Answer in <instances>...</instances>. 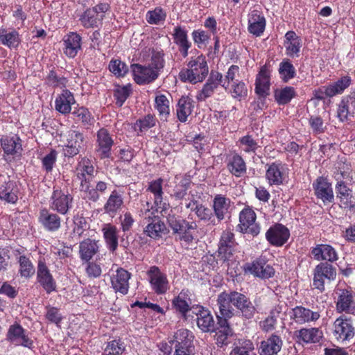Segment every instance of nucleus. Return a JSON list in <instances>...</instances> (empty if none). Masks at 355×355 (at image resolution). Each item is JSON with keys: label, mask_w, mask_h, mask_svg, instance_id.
Instances as JSON below:
<instances>
[{"label": "nucleus", "mask_w": 355, "mask_h": 355, "mask_svg": "<svg viewBox=\"0 0 355 355\" xmlns=\"http://www.w3.org/2000/svg\"><path fill=\"white\" fill-rule=\"evenodd\" d=\"M217 304L222 318H231L234 315V306L246 319H251L255 313V307L244 294L237 291L222 292L218 295Z\"/></svg>", "instance_id": "1"}, {"label": "nucleus", "mask_w": 355, "mask_h": 355, "mask_svg": "<svg viewBox=\"0 0 355 355\" xmlns=\"http://www.w3.org/2000/svg\"><path fill=\"white\" fill-rule=\"evenodd\" d=\"M209 73V67L205 55L192 57L179 73V78L184 83L196 84L202 83Z\"/></svg>", "instance_id": "2"}, {"label": "nucleus", "mask_w": 355, "mask_h": 355, "mask_svg": "<svg viewBox=\"0 0 355 355\" xmlns=\"http://www.w3.org/2000/svg\"><path fill=\"white\" fill-rule=\"evenodd\" d=\"M157 212L156 209H154L152 206H150V203L146 202L145 205H143V207L139 213V216L148 222V225L144 228V233L154 239L160 238L166 230L165 224L155 214Z\"/></svg>", "instance_id": "3"}, {"label": "nucleus", "mask_w": 355, "mask_h": 355, "mask_svg": "<svg viewBox=\"0 0 355 355\" xmlns=\"http://www.w3.org/2000/svg\"><path fill=\"white\" fill-rule=\"evenodd\" d=\"M237 251V243L234 239V234L225 230L223 232L218 244V257L223 262L230 265L235 261V253Z\"/></svg>", "instance_id": "4"}, {"label": "nucleus", "mask_w": 355, "mask_h": 355, "mask_svg": "<svg viewBox=\"0 0 355 355\" xmlns=\"http://www.w3.org/2000/svg\"><path fill=\"white\" fill-rule=\"evenodd\" d=\"M331 331L334 338L341 343L350 340L355 334L352 320L344 315L335 320L332 324Z\"/></svg>", "instance_id": "5"}, {"label": "nucleus", "mask_w": 355, "mask_h": 355, "mask_svg": "<svg viewBox=\"0 0 355 355\" xmlns=\"http://www.w3.org/2000/svg\"><path fill=\"white\" fill-rule=\"evenodd\" d=\"M73 205V196L60 189H54L49 200V207L60 214L65 215Z\"/></svg>", "instance_id": "6"}, {"label": "nucleus", "mask_w": 355, "mask_h": 355, "mask_svg": "<svg viewBox=\"0 0 355 355\" xmlns=\"http://www.w3.org/2000/svg\"><path fill=\"white\" fill-rule=\"evenodd\" d=\"M336 276V271L333 266L327 263H320L314 269L313 285L315 288L322 292L324 290L325 280H334Z\"/></svg>", "instance_id": "7"}, {"label": "nucleus", "mask_w": 355, "mask_h": 355, "mask_svg": "<svg viewBox=\"0 0 355 355\" xmlns=\"http://www.w3.org/2000/svg\"><path fill=\"white\" fill-rule=\"evenodd\" d=\"M84 146V136L76 130H71L66 135V139L62 146L63 154L65 157H73L78 155Z\"/></svg>", "instance_id": "8"}, {"label": "nucleus", "mask_w": 355, "mask_h": 355, "mask_svg": "<svg viewBox=\"0 0 355 355\" xmlns=\"http://www.w3.org/2000/svg\"><path fill=\"white\" fill-rule=\"evenodd\" d=\"M113 144L112 137L107 129L101 128L96 132L95 151L100 159H103L111 157Z\"/></svg>", "instance_id": "9"}, {"label": "nucleus", "mask_w": 355, "mask_h": 355, "mask_svg": "<svg viewBox=\"0 0 355 355\" xmlns=\"http://www.w3.org/2000/svg\"><path fill=\"white\" fill-rule=\"evenodd\" d=\"M152 290L157 295L165 294L169 289V283L166 275L158 267L152 266L147 272Z\"/></svg>", "instance_id": "10"}, {"label": "nucleus", "mask_w": 355, "mask_h": 355, "mask_svg": "<svg viewBox=\"0 0 355 355\" xmlns=\"http://www.w3.org/2000/svg\"><path fill=\"white\" fill-rule=\"evenodd\" d=\"M130 68L133 80L140 85L152 83L159 76L148 64H132Z\"/></svg>", "instance_id": "11"}, {"label": "nucleus", "mask_w": 355, "mask_h": 355, "mask_svg": "<svg viewBox=\"0 0 355 355\" xmlns=\"http://www.w3.org/2000/svg\"><path fill=\"white\" fill-rule=\"evenodd\" d=\"M336 301L338 313L355 314V295L352 290L338 289Z\"/></svg>", "instance_id": "12"}, {"label": "nucleus", "mask_w": 355, "mask_h": 355, "mask_svg": "<svg viewBox=\"0 0 355 355\" xmlns=\"http://www.w3.org/2000/svg\"><path fill=\"white\" fill-rule=\"evenodd\" d=\"M7 339L17 346H23L28 349L33 348V341L29 338L27 331L18 323L10 325Z\"/></svg>", "instance_id": "13"}, {"label": "nucleus", "mask_w": 355, "mask_h": 355, "mask_svg": "<svg viewBox=\"0 0 355 355\" xmlns=\"http://www.w3.org/2000/svg\"><path fill=\"white\" fill-rule=\"evenodd\" d=\"M18 193L15 182L11 180L9 176L0 175V199L15 204L18 200Z\"/></svg>", "instance_id": "14"}, {"label": "nucleus", "mask_w": 355, "mask_h": 355, "mask_svg": "<svg viewBox=\"0 0 355 355\" xmlns=\"http://www.w3.org/2000/svg\"><path fill=\"white\" fill-rule=\"evenodd\" d=\"M256 214L254 211L250 208L243 209L239 214V227L243 233L250 234L252 236H257L260 231L259 225L255 222Z\"/></svg>", "instance_id": "15"}, {"label": "nucleus", "mask_w": 355, "mask_h": 355, "mask_svg": "<svg viewBox=\"0 0 355 355\" xmlns=\"http://www.w3.org/2000/svg\"><path fill=\"white\" fill-rule=\"evenodd\" d=\"M288 176V168L280 162L268 165L266 172V178L270 185L282 184Z\"/></svg>", "instance_id": "16"}, {"label": "nucleus", "mask_w": 355, "mask_h": 355, "mask_svg": "<svg viewBox=\"0 0 355 355\" xmlns=\"http://www.w3.org/2000/svg\"><path fill=\"white\" fill-rule=\"evenodd\" d=\"M266 239L274 246H282L290 237L288 229L282 224H275L266 233Z\"/></svg>", "instance_id": "17"}, {"label": "nucleus", "mask_w": 355, "mask_h": 355, "mask_svg": "<svg viewBox=\"0 0 355 355\" xmlns=\"http://www.w3.org/2000/svg\"><path fill=\"white\" fill-rule=\"evenodd\" d=\"M244 270L246 272H250L254 277L261 279H269L275 274L273 268L261 259H257L252 263L246 264Z\"/></svg>", "instance_id": "18"}, {"label": "nucleus", "mask_w": 355, "mask_h": 355, "mask_svg": "<svg viewBox=\"0 0 355 355\" xmlns=\"http://www.w3.org/2000/svg\"><path fill=\"white\" fill-rule=\"evenodd\" d=\"M37 279L47 293L55 291L56 283L45 262L40 259L37 264Z\"/></svg>", "instance_id": "19"}, {"label": "nucleus", "mask_w": 355, "mask_h": 355, "mask_svg": "<svg viewBox=\"0 0 355 355\" xmlns=\"http://www.w3.org/2000/svg\"><path fill=\"white\" fill-rule=\"evenodd\" d=\"M172 306L176 313L186 319L187 313L191 311L192 306V300L189 291L185 289L182 290L181 292L173 299Z\"/></svg>", "instance_id": "20"}, {"label": "nucleus", "mask_w": 355, "mask_h": 355, "mask_svg": "<svg viewBox=\"0 0 355 355\" xmlns=\"http://www.w3.org/2000/svg\"><path fill=\"white\" fill-rule=\"evenodd\" d=\"M291 318L297 324H303L317 321L320 318L319 311H313L302 306L293 308L290 314Z\"/></svg>", "instance_id": "21"}, {"label": "nucleus", "mask_w": 355, "mask_h": 355, "mask_svg": "<svg viewBox=\"0 0 355 355\" xmlns=\"http://www.w3.org/2000/svg\"><path fill=\"white\" fill-rule=\"evenodd\" d=\"M355 114V92L343 97L338 105L337 117L343 122Z\"/></svg>", "instance_id": "22"}, {"label": "nucleus", "mask_w": 355, "mask_h": 355, "mask_svg": "<svg viewBox=\"0 0 355 355\" xmlns=\"http://www.w3.org/2000/svg\"><path fill=\"white\" fill-rule=\"evenodd\" d=\"M248 31L255 37H260L266 28V19L261 12L253 10L248 15Z\"/></svg>", "instance_id": "23"}, {"label": "nucleus", "mask_w": 355, "mask_h": 355, "mask_svg": "<svg viewBox=\"0 0 355 355\" xmlns=\"http://www.w3.org/2000/svg\"><path fill=\"white\" fill-rule=\"evenodd\" d=\"M95 172L94 167L90 159L83 157L78 163L76 168V173L78 179L80 181V190L87 185Z\"/></svg>", "instance_id": "24"}, {"label": "nucleus", "mask_w": 355, "mask_h": 355, "mask_svg": "<svg viewBox=\"0 0 355 355\" xmlns=\"http://www.w3.org/2000/svg\"><path fill=\"white\" fill-rule=\"evenodd\" d=\"M315 194L317 198L321 199L323 202H331L334 201V195L331 184L322 177H319L313 184Z\"/></svg>", "instance_id": "25"}, {"label": "nucleus", "mask_w": 355, "mask_h": 355, "mask_svg": "<svg viewBox=\"0 0 355 355\" xmlns=\"http://www.w3.org/2000/svg\"><path fill=\"white\" fill-rule=\"evenodd\" d=\"M130 273L126 270L119 268L116 270V273L111 277L112 287L116 292H119L125 295L129 289V279Z\"/></svg>", "instance_id": "26"}, {"label": "nucleus", "mask_w": 355, "mask_h": 355, "mask_svg": "<svg viewBox=\"0 0 355 355\" xmlns=\"http://www.w3.org/2000/svg\"><path fill=\"white\" fill-rule=\"evenodd\" d=\"M38 221L49 232H55L61 227L60 217L46 208L40 210Z\"/></svg>", "instance_id": "27"}, {"label": "nucleus", "mask_w": 355, "mask_h": 355, "mask_svg": "<svg viewBox=\"0 0 355 355\" xmlns=\"http://www.w3.org/2000/svg\"><path fill=\"white\" fill-rule=\"evenodd\" d=\"M270 71L266 66H263L257 76L255 81V92L261 97L269 94Z\"/></svg>", "instance_id": "28"}, {"label": "nucleus", "mask_w": 355, "mask_h": 355, "mask_svg": "<svg viewBox=\"0 0 355 355\" xmlns=\"http://www.w3.org/2000/svg\"><path fill=\"white\" fill-rule=\"evenodd\" d=\"M64 53L69 58H74L81 49V37L76 33L71 32L63 39Z\"/></svg>", "instance_id": "29"}, {"label": "nucleus", "mask_w": 355, "mask_h": 355, "mask_svg": "<svg viewBox=\"0 0 355 355\" xmlns=\"http://www.w3.org/2000/svg\"><path fill=\"white\" fill-rule=\"evenodd\" d=\"M75 103L76 100L73 94L69 90L64 89L55 98V109L62 114H67L71 112V105L75 104Z\"/></svg>", "instance_id": "30"}, {"label": "nucleus", "mask_w": 355, "mask_h": 355, "mask_svg": "<svg viewBox=\"0 0 355 355\" xmlns=\"http://www.w3.org/2000/svg\"><path fill=\"white\" fill-rule=\"evenodd\" d=\"M335 189L336 197L342 208L352 209L355 207V202L352 200V191L343 181H338Z\"/></svg>", "instance_id": "31"}, {"label": "nucleus", "mask_w": 355, "mask_h": 355, "mask_svg": "<svg viewBox=\"0 0 355 355\" xmlns=\"http://www.w3.org/2000/svg\"><path fill=\"white\" fill-rule=\"evenodd\" d=\"M311 253L315 260H326L334 262L338 260V254L336 250L329 245L319 244L311 250Z\"/></svg>", "instance_id": "32"}, {"label": "nucleus", "mask_w": 355, "mask_h": 355, "mask_svg": "<svg viewBox=\"0 0 355 355\" xmlns=\"http://www.w3.org/2000/svg\"><path fill=\"white\" fill-rule=\"evenodd\" d=\"M162 179H157L150 182L148 188V190L154 196V203L157 207L155 209L156 211H159L160 213L166 211L168 207V204L162 201Z\"/></svg>", "instance_id": "33"}, {"label": "nucleus", "mask_w": 355, "mask_h": 355, "mask_svg": "<svg viewBox=\"0 0 355 355\" xmlns=\"http://www.w3.org/2000/svg\"><path fill=\"white\" fill-rule=\"evenodd\" d=\"M193 338V333L188 329H180L178 330L174 335L175 349L182 350L194 349Z\"/></svg>", "instance_id": "34"}, {"label": "nucleus", "mask_w": 355, "mask_h": 355, "mask_svg": "<svg viewBox=\"0 0 355 355\" xmlns=\"http://www.w3.org/2000/svg\"><path fill=\"white\" fill-rule=\"evenodd\" d=\"M174 42L179 46L182 55L185 58L188 55L189 49L191 43L188 40L187 31L184 27L176 26L173 33Z\"/></svg>", "instance_id": "35"}, {"label": "nucleus", "mask_w": 355, "mask_h": 355, "mask_svg": "<svg viewBox=\"0 0 355 355\" xmlns=\"http://www.w3.org/2000/svg\"><path fill=\"white\" fill-rule=\"evenodd\" d=\"M282 340L277 335L272 334L261 342L260 355H277L282 347Z\"/></svg>", "instance_id": "36"}, {"label": "nucleus", "mask_w": 355, "mask_h": 355, "mask_svg": "<svg viewBox=\"0 0 355 355\" xmlns=\"http://www.w3.org/2000/svg\"><path fill=\"white\" fill-rule=\"evenodd\" d=\"M98 241L87 239L79 244V254L82 261L89 262L93 257L98 252Z\"/></svg>", "instance_id": "37"}, {"label": "nucleus", "mask_w": 355, "mask_h": 355, "mask_svg": "<svg viewBox=\"0 0 355 355\" xmlns=\"http://www.w3.org/2000/svg\"><path fill=\"white\" fill-rule=\"evenodd\" d=\"M352 83V78L349 76H344L338 80L326 85V96L333 97L341 94Z\"/></svg>", "instance_id": "38"}, {"label": "nucleus", "mask_w": 355, "mask_h": 355, "mask_svg": "<svg viewBox=\"0 0 355 355\" xmlns=\"http://www.w3.org/2000/svg\"><path fill=\"white\" fill-rule=\"evenodd\" d=\"M123 205V198L120 191L114 190L110 193L104 205V211L109 215L113 216L120 210Z\"/></svg>", "instance_id": "39"}, {"label": "nucleus", "mask_w": 355, "mask_h": 355, "mask_svg": "<svg viewBox=\"0 0 355 355\" xmlns=\"http://www.w3.org/2000/svg\"><path fill=\"white\" fill-rule=\"evenodd\" d=\"M21 42L19 32L14 29H1L0 31V43L9 49H17Z\"/></svg>", "instance_id": "40"}, {"label": "nucleus", "mask_w": 355, "mask_h": 355, "mask_svg": "<svg viewBox=\"0 0 355 355\" xmlns=\"http://www.w3.org/2000/svg\"><path fill=\"white\" fill-rule=\"evenodd\" d=\"M187 208L194 211L197 217L205 222L214 225V218L211 210L197 201L191 200L186 205Z\"/></svg>", "instance_id": "41"}, {"label": "nucleus", "mask_w": 355, "mask_h": 355, "mask_svg": "<svg viewBox=\"0 0 355 355\" xmlns=\"http://www.w3.org/2000/svg\"><path fill=\"white\" fill-rule=\"evenodd\" d=\"M1 144L7 155L20 154L22 150L21 139L16 135L3 137L1 139Z\"/></svg>", "instance_id": "42"}, {"label": "nucleus", "mask_w": 355, "mask_h": 355, "mask_svg": "<svg viewBox=\"0 0 355 355\" xmlns=\"http://www.w3.org/2000/svg\"><path fill=\"white\" fill-rule=\"evenodd\" d=\"M107 183L103 181H98L96 182L94 187L90 185L89 182L87 185H83L80 191L85 195V198L93 202H96L99 198L101 194H103L107 188Z\"/></svg>", "instance_id": "43"}, {"label": "nucleus", "mask_w": 355, "mask_h": 355, "mask_svg": "<svg viewBox=\"0 0 355 355\" xmlns=\"http://www.w3.org/2000/svg\"><path fill=\"white\" fill-rule=\"evenodd\" d=\"M300 341L305 343H316L322 337V332L318 328H302L296 332Z\"/></svg>", "instance_id": "44"}, {"label": "nucleus", "mask_w": 355, "mask_h": 355, "mask_svg": "<svg viewBox=\"0 0 355 355\" xmlns=\"http://www.w3.org/2000/svg\"><path fill=\"white\" fill-rule=\"evenodd\" d=\"M197 324L198 327L205 332L211 331L214 327V320L210 311L205 309L202 306L198 308Z\"/></svg>", "instance_id": "45"}, {"label": "nucleus", "mask_w": 355, "mask_h": 355, "mask_svg": "<svg viewBox=\"0 0 355 355\" xmlns=\"http://www.w3.org/2000/svg\"><path fill=\"white\" fill-rule=\"evenodd\" d=\"M193 107V101L187 96H182L178 101L176 112L180 121L186 122Z\"/></svg>", "instance_id": "46"}, {"label": "nucleus", "mask_w": 355, "mask_h": 355, "mask_svg": "<svg viewBox=\"0 0 355 355\" xmlns=\"http://www.w3.org/2000/svg\"><path fill=\"white\" fill-rule=\"evenodd\" d=\"M102 231L108 249L114 252L118 247L117 228L114 225L107 223L103 225Z\"/></svg>", "instance_id": "47"}, {"label": "nucleus", "mask_w": 355, "mask_h": 355, "mask_svg": "<svg viewBox=\"0 0 355 355\" xmlns=\"http://www.w3.org/2000/svg\"><path fill=\"white\" fill-rule=\"evenodd\" d=\"M228 318H222L219 319L220 327L216 332L215 339L218 345H227L228 343V338L232 336V329L227 324Z\"/></svg>", "instance_id": "48"}, {"label": "nucleus", "mask_w": 355, "mask_h": 355, "mask_svg": "<svg viewBox=\"0 0 355 355\" xmlns=\"http://www.w3.org/2000/svg\"><path fill=\"white\" fill-rule=\"evenodd\" d=\"M81 24L87 28L97 27L102 21V15L92 8L86 10L80 18Z\"/></svg>", "instance_id": "49"}, {"label": "nucleus", "mask_w": 355, "mask_h": 355, "mask_svg": "<svg viewBox=\"0 0 355 355\" xmlns=\"http://www.w3.org/2000/svg\"><path fill=\"white\" fill-rule=\"evenodd\" d=\"M155 108L157 110L162 120H167L170 114V101L166 96L162 94L156 95Z\"/></svg>", "instance_id": "50"}, {"label": "nucleus", "mask_w": 355, "mask_h": 355, "mask_svg": "<svg viewBox=\"0 0 355 355\" xmlns=\"http://www.w3.org/2000/svg\"><path fill=\"white\" fill-rule=\"evenodd\" d=\"M230 200L221 196L216 195L214 199V214L219 221L224 218L225 214L227 212Z\"/></svg>", "instance_id": "51"}, {"label": "nucleus", "mask_w": 355, "mask_h": 355, "mask_svg": "<svg viewBox=\"0 0 355 355\" xmlns=\"http://www.w3.org/2000/svg\"><path fill=\"white\" fill-rule=\"evenodd\" d=\"M227 168L232 175L240 177L245 173L246 165L243 159L236 154L229 160Z\"/></svg>", "instance_id": "52"}, {"label": "nucleus", "mask_w": 355, "mask_h": 355, "mask_svg": "<svg viewBox=\"0 0 355 355\" xmlns=\"http://www.w3.org/2000/svg\"><path fill=\"white\" fill-rule=\"evenodd\" d=\"M254 345L250 340H239L234 344L230 355H254Z\"/></svg>", "instance_id": "53"}, {"label": "nucleus", "mask_w": 355, "mask_h": 355, "mask_svg": "<svg viewBox=\"0 0 355 355\" xmlns=\"http://www.w3.org/2000/svg\"><path fill=\"white\" fill-rule=\"evenodd\" d=\"M164 55V53L162 50L153 49L152 51L150 62L148 64V65L151 67L159 76L160 75L165 65Z\"/></svg>", "instance_id": "54"}, {"label": "nucleus", "mask_w": 355, "mask_h": 355, "mask_svg": "<svg viewBox=\"0 0 355 355\" xmlns=\"http://www.w3.org/2000/svg\"><path fill=\"white\" fill-rule=\"evenodd\" d=\"M19 265V272L22 277L28 278L35 273V268L29 257L25 255H20L17 258Z\"/></svg>", "instance_id": "55"}, {"label": "nucleus", "mask_w": 355, "mask_h": 355, "mask_svg": "<svg viewBox=\"0 0 355 355\" xmlns=\"http://www.w3.org/2000/svg\"><path fill=\"white\" fill-rule=\"evenodd\" d=\"M166 18V12L161 7H156L153 10H148L146 15V21L153 25L163 24Z\"/></svg>", "instance_id": "56"}, {"label": "nucleus", "mask_w": 355, "mask_h": 355, "mask_svg": "<svg viewBox=\"0 0 355 355\" xmlns=\"http://www.w3.org/2000/svg\"><path fill=\"white\" fill-rule=\"evenodd\" d=\"M295 94L296 93L293 87H285L276 89L274 93V97L278 104L285 105L289 103L295 97Z\"/></svg>", "instance_id": "57"}, {"label": "nucleus", "mask_w": 355, "mask_h": 355, "mask_svg": "<svg viewBox=\"0 0 355 355\" xmlns=\"http://www.w3.org/2000/svg\"><path fill=\"white\" fill-rule=\"evenodd\" d=\"M279 73L284 82H288L296 75V71L291 62L288 59H284L279 64Z\"/></svg>", "instance_id": "58"}, {"label": "nucleus", "mask_w": 355, "mask_h": 355, "mask_svg": "<svg viewBox=\"0 0 355 355\" xmlns=\"http://www.w3.org/2000/svg\"><path fill=\"white\" fill-rule=\"evenodd\" d=\"M239 148L246 153H255L259 147L256 140L251 135H245L239 139L237 142Z\"/></svg>", "instance_id": "59"}, {"label": "nucleus", "mask_w": 355, "mask_h": 355, "mask_svg": "<svg viewBox=\"0 0 355 355\" xmlns=\"http://www.w3.org/2000/svg\"><path fill=\"white\" fill-rule=\"evenodd\" d=\"M168 223L171 228L173 232L177 234V236L180 233H182L183 231H186L187 229H195L196 226V224L193 223H189L183 219H178L174 217L169 218Z\"/></svg>", "instance_id": "60"}, {"label": "nucleus", "mask_w": 355, "mask_h": 355, "mask_svg": "<svg viewBox=\"0 0 355 355\" xmlns=\"http://www.w3.org/2000/svg\"><path fill=\"white\" fill-rule=\"evenodd\" d=\"M191 184V178L188 176L182 177L175 185L173 196L175 198L181 200L187 195V190Z\"/></svg>", "instance_id": "61"}, {"label": "nucleus", "mask_w": 355, "mask_h": 355, "mask_svg": "<svg viewBox=\"0 0 355 355\" xmlns=\"http://www.w3.org/2000/svg\"><path fill=\"white\" fill-rule=\"evenodd\" d=\"M110 71L117 77L124 76L128 71V67L120 60H112L109 64Z\"/></svg>", "instance_id": "62"}, {"label": "nucleus", "mask_w": 355, "mask_h": 355, "mask_svg": "<svg viewBox=\"0 0 355 355\" xmlns=\"http://www.w3.org/2000/svg\"><path fill=\"white\" fill-rule=\"evenodd\" d=\"M125 350V345L120 340H114L107 343L104 349L105 355H120Z\"/></svg>", "instance_id": "63"}, {"label": "nucleus", "mask_w": 355, "mask_h": 355, "mask_svg": "<svg viewBox=\"0 0 355 355\" xmlns=\"http://www.w3.org/2000/svg\"><path fill=\"white\" fill-rule=\"evenodd\" d=\"M72 114L77 117L84 125H90L94 120L89 110L85 107L75 108Z\"/></svg>", "instance_id": "64"}]
</instances>
